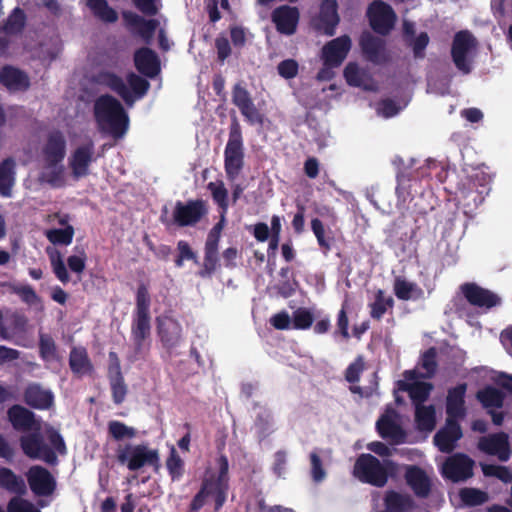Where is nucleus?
<instances>
[{"instance_id":"obj_1","label":"nucleus","mask_w":512,"mask_h":512,"mask_svg":"<svg viewBox=\"0 0 512 512\" xmlns=\"http://www.w3.org/2000/svg\"><path fill=\"white\" fill-rule=\"evenodd\" d=\"M7 417L16 431H34L22 435L19 439L22 452L28 458L42 460L50 466H56L58 464L57 453L60 455L67 454L64 438L54 428L47 430V438L50 445L44 442L42 435L39 433L41 428L40 421L30 409L20 404H14L8 408Z\"/></svg>"},{"instance_id":"obj_2","label":"nucleus","mask_w":512,"mask_h":512,"mask_svg":"<svg viewBox=\"0 0 512 512\" xmlns=\"http://www.w3.org/2000/svg\"><path fill=\"white\" fill-rule=\"evenodd\" d=\"M151 297L146 284L138 285L135 297V309L131 322V340L133 342L134 354L137 357L143 356L150 347L151 336Z\"/></svg>"},{"instance_id":"obj_3","label":"nucleus","mask_w":512,"mask_h":512,"mask_svg":"<svg viewBox=\"0 0 512 512\" xmlns=\"http://www.w3.org/2000/svg\"><path fill=\"white\" fill-rule=\"evenodd\" d=\"M93 115L99 130L108 132L114 138H121L128 129V114L121 102L110 94H103L96 98Z\"/></svg>"},{"instance_id":"obj_4","label":"nucleus","mask_w":512,"mask_h":512,"mask_svg":"<svg viewBox=\"0 0 512 512\" xmlns=\"http://www.w3.org/2000/svg\"><path fill=\"white\" fill-rule=\"evenodd\" d=\"M218 464V475H211L210 477H206L203 479L201 483L200 490L193 497L189 510L190 512H199L201 508L205 505L206 499L209 496L214 498L215 502V511H218L222 508L224 503L226 502L227 492L229 488V462L228 458L225 455H220L217 459Z\"/></svg>"},{"instance_id":"obj_5","label":"nucleus","mask_w":512,"mask_h":512,"mask_svg":"<svg viewBox=\"0 0 512 512\" xmlns=\"http://www.w3.org/2000/svg\"><path fill=\"white\" fill-rule=\"evenodd\" d=\"M397 470V464L392 460L381 463L380 460L369 453L361 454L355 461L353 475L360 482L382 488L388 478Z\"/></svg>"},{"instance_id":"obj_6","label":"nucleus","mask_w":512,"mask_h":512,"mask_svg":"<svg viewBox=\"0 0 512 512\" xmlns=\"http://www.w3.org/2000/svg\"><path fill=\"white\" fill-rule=\"evenodd\" d=\"M116 459L122 464L126 465L130 471H138L145 466L154 468L159 467V452L157 449H152L148 444H131L120 445L116 449Z\"/></svg>"},{"instance_id":"obj_7","label":"nucleus","mask_w":512,"mask_h":512,"mask_svg":"<svg viewBox=\"0 0 512 512\" xmlns=\"http://www.w3.org/2000/svg\"><path fill=\"white\" fill-rule=\"evenodd\" d=\"M244 166L242 129L237 117H232L229 137L224 150V169L230 180L236 179Z\"/></svg>"},{"instance_id":"obj_8","label":"nucleus","mask_w":512,"mask_h":512,"mask_svg":"<svg viewBox=\"0 0 512 512\" xmlns=\"http://www.w3.org/2000/svg\"><path fill=\"white\" fill-rule=\"evenodd\" d=\"M475 461L465 453L447 457L441 467V474L453 483L465 482L473 476Z\"/></svg>"},{"instance_id":"obj_9","label":"nucleus","mask_w":512,"mask_h":512,"mask_svg":"<svg viewBox=\"0 0 512 512\" xmlns=\"http://www.w3.org/2000/svg\"><path fill=\"white\" fill-rule=\"evenodd\" d=\"M366 15L371 28L381 35H387L393 29L397 18L393 8L382 0H374Z\"/></svg>"},{"instance_id":"obj_10","label":"nucleus","mask_w":512,"mask_h":512,"mask_svg":"<svg viewBox=\"0 0 512 512\" xmlns=\"http://www.w3.org/2000/svg\"><path fill=\"white\" fill-rule=\"evenodd\" d=\"M208 213L206 202L202 199L177 201L173 210V221L179 227L194 226Z\"/></svg>"},{"instance_id":"obj_11","label":"nucleus","mask_w":512,"mask_h":512,"mask_svg":"<svg viewBox=\"0 0 512 512\" xmlns=\"http://www.w3.org/2000/svg\"><path fill=\"white\" fill-rule=\"evenodd\" d=\"M475 45V38L468 30H461L457 32L453 38L451 47L452 60L456 68L464 74L471 72V66L467 60V55Z\"/></svg>"},{"instance_id":"obj_12","label":"nucleus","mask_w":512,"mask_h":512,"mask_svg":"<svg viewBox=\"0 0 512 512\" xmlns=\"http://www.w3.org/2000/svg\"><path fill=\"white\" fill-rule=\"evenodd\" d=\"M26 477L31 491L36 496H50L56 490V479L43 466H31L26 473Z\"/></svg>"},{"instance_id":"obj_13","label":"nucleus","mask_w":512,"mask_h":512,"mask_svg":"<svg viewBox=\"0 0 512 512\" xmlns=\"http://www.w3.org/2000/svg\"><path fill=\"white\" fill-rule=\"evenodd\" d=\"M232 102L238 107L243 117L250 125H262L263 115L256 108L249 91L240 83L233 86L232 89Z\"/></svg>"},{"instance_id":"obj_14","label":"nucleus","mask_w":512,"mask_h":512,"mask_svg":"<svg viewBox=\"0 0 512 512\" xmlns=\"http://www.w3.org/2000/svg\"><path fill=\"white\" fill-rule=\"evenodd\" d=\"M478 449L488 455L497 456L502 462L508 461L512 453L509 436L505 432L481 437L478 441Z\"/></svg>"},{"instance_id":"obj_15","label":"nucleus","mask_w":512,"mask_h":512,"mask_svg":"<svg viewBox=\"0 0 512 512\" xmlns=\"http://www.w3.org/2000/svg\"><path fill=\"white\" fill-rule=\"evenodd\" d=\"M351 46V38L348 35H342L327 42L322 48L323 64L340 66L346 59Z\"/></svg>"},{"instance_id":"obj_16","label":"nucleus","mask_w":512,"mask_h":512,"mask_svg":"<svg viewBox=\"0 0 512 512\" xmlns=\"http://www.w3.org/2000/svg\"><path fill=\"white\" fill-rule=\"evenodd\" d=\"M121 15L125 27L130 32L140 36L145 42H149L152 39L159 25L158 20L146 19L132 11H122Z\"/></svg>"},{"instance_id":"obj_17","label":"nucleus","mask_w":512,"mask_h":512,"mask_svg":"<svg viewBox=\"0 0 512 512\" xmlns=\"http://www.w3.org/2000/svg\"><path fill=\"white\" fill-rule=\"evenodd\" d=\"M404 479L417 498L426 499L430 496L432 482L426 471L421 467L406 465Z\"/></svg>"},{"instance_id":"obj_18","label":"nucleus","mask_w":512,"mask_h":512,"mask_svg":"<svg viewBox=\"0 0 512 512\" xmlns=\"http://www.w3.org/2000/svg\"><path fill=\"white\" fill-rule=\"evenodd\" d=\"M359 45L368 61L374 64H382L388 60L385 41L372 35L369 31L361 33Z\"/></svg>"},{"instance_id":"obj_19","label":"nucleus","mask_w":512,"mask_h":512,"mask_svg":"<svg viewBox=\"0 0 512 512\" xmlns=\"http://www.w3.org/2000/svg\"><path fill=\"white\" fill-rule=\"evenodd\" d=\"M54 394L40 383H29L23 391L25 404L37 410H49L54 406Z\"/></svg>"},{"instance_id":"obj_20","label":"nucleus","mask_w":512,"mask_h":512,"mask_svg":"<svg viewBox=\"0 0 512 512\" xmlns=\"http://www.w3.org/2000/svg\"><path fill=\"white\" fill-rule=\"evenodd\" d=\"M461 291L466 300L473 306L490 309L500 304V297L492 291L475 283H464Z\"/></svg>"},{"instance_id":"obj_21","label":"nucleus","mask_w":512,"mask_h":512,"mask_svg":"<svg viewBox=\"0 0 512 512\" xmlns=\"http://www.w3.org/2000/svg\"><path fill=\"white\" fill-rule=\"evenodd\" d=\"M340 23L338 3L336 0H323L320 5L318 21L315 29L326 36H333Z\"/></svg>"},{"instance_id":"obj_22","label":"nucleus","mask_w":512,"mask_h":512,"mask_svg":"<svg viewBox=\"0 0 512 512\" xmlns=\"http://www.w3.org/2000/svg\"><path fill=\"white\" fill-rule=\"evenodd\" d=\"M271 18L279 33L293 35L297 30L300 13L297 7L282 5L273 10Z\"/></svg>"},{"instance_id":"obj_23","label":"nucleus","mask_w":512,"mask_h":512,"mask_svg":"<svg viewBox=\"0 0 512 512\" xmlns=\"http://www.w3.org/2000/svg\"><path fill=\"white\" fill-rule=\"evenodd\" d=\"M458 421L447 418L445 426L434 435V444L439 451L451 453L456 447V442L462 438L463 433Z\"/></svg>"},{"instance_id":"obj_24","label":"nucleus","mask_w":512,"mask_h":512,"mask_svg":"<svg viewBox=\"0 0 512 512\" xmlns=\"http://www.w3.org/2000/svg\"><path fill=\"white\" fill-rule=\"evenodd\" d=\"M466 392L467 384L465 382L448 389L445 406L447 418L462 420L466 417Z\"/></svg>"},{"instance_id":"obj_25","label":"nucleus","mask_w":512,"mask_h":512,"mask_svg":"<svg viewBox=\"0 0 512 512\" xmlns=\"http://www.w3.org/2000/svg\"><path fill=\"white\" fill-rule=\"evenodd\" d=\"M43 156L48 166L59 165L66 155V140L61 131L49 133L47 142L43 147Z\"/></svg>"},{"instance_id":"obj_26","label":"nucleus","mask_w":512,"mask_h":512,"mask_svg":"<svg viewBox=\"0 0 512 512\" xmlns=\"http://www.w3.org/2000/svg\"><path fill=\"white\" fill-rule=\"evenodd\" d=\"M94 143L89 141L77 147L72 153L69 165L76 178L84 177L89 173V166L94 161Z\"/></svg>"},{"instance_id":"obj_27","label":"nucleus","mask_w":512,"mask_h":512,"mask_svg":"<svg viewBox=\"0 0 512 512\" xmlns=\"http://www.w3.org/2000/svg\"><path fill=\"white\" fill-rule=\"evenodd\" d=\"M134 65L140 74L149 78L156 77L161 69L156 52L149 47H141L135 51Z\"/></svg>"},{"instance_id":"obj_28","label":"nucleus","mask_w":512,"mask_h":512,"mask_svg":"<svg viewBox=\"0 0 512 512\" xmlns=\"http://www.w3.org/2000/svg\"><path fill=\"white\" fill-rule=\"evenodd\" d=\"M94 81L99 85L108 87L110 90L118 94L127 105L131 106L133 104V96L129 87L117 74L103 70L95 75Z\"/></svg>"},{"instance_id":"obj_29","label":"nucleus","mask_w":512,"mask_h":512,"mask_svg":"<svg viewBox=\"0 0 512 512\" xmlns=\"http://www.w3.org/2000/svg\"><path fill=\"white\" fill-rule=\"evenodd\" d=\"M158 335L163 346L172 349L178 346L181 341L182 327L172 318L158 320Z\"/></svg>"},{"instance_id":"obj_30","label":"nucleus","mask_w":512,"mask_h":512,"mask_svg":"<svg viewBox=\"0 0 512 512\" xmlns=\"http://www.w3.org/2000/svg\"><path fill=\"white\" fill-rule=\"evenodd\" d=\"M376 430L381 438L391 440L396 444L405 441V431L389 414H383L376 422Z\"/></svg>"},{"instance_id":"obj_31","label":"nucleus","mask_w":512,"mask_h":512,"mask_svg":"<svg viewBox=\"0 0 512 512\" xmlns=\"http://www.w3.org/2000/svg\"><path fill=\"white\" fill-rule=\"evenodd\" d=\"M0 83L14 91H25L30 86L28 75L18 68L6 65L0 70Z\"/></svg>"},{"instance_id":"obj_32","label":"nucleus","mask_w":512,"mask_h":512,"mask_svg":"<svg viewBox=\"0 0 512 512\" xmlns=\"http://www.w3.org/2000/svg\"><path fill=\"white\" fill-rule=\"evenodd\" d=\"M69 367L72 373L79 377L91 374L94 371V366L85 347L74 346L71 348L69 353Z\"/></svg>"},{"instance_id":"obj_33","label":"nucleus","mask_w":512,"mask_h":512,"mask_svg":"<svg viewBox=\"0 0 512 512\" xmlns=\"http://www.w3.org/2000/svg\"><path fill=\"white\" fill-rule=\"evenodd\" d=\"M0 489L15 496H23L27 493V485L23 477L7 467H0Z\"/></svg>"},{"instance_id":"obj_34","label":"nucleus","mask_w":512,"mask_h":512,"mask_svg":"<svg viewBox=\"0 0 512 512\" xmlns=\"http://www.w3.org/2000/svg\"><path fill=\"white\" fill-rule=\"evenodd\" d=\"M16 178V162L8 157L0 162V195L10 197Z\"/></svg>"},{"instance_id":"obj_35","label":"nucleus","mask_w":512,"mask_h":512,"mask_svg":"<svg viewBox=\"0 0 512 512\" xmlns=\"http://www.w3.org/2000/svg\"><path fill=\"white\" fill-rule=\"evenodd\" d=\"M476 399L484 408H502L505 394L498 388L487 385L476 393Z\"/></svg>"},{"instance_id":"obj_36","label":"nucleus","mask_w":512,"mask_h":512,"mask_svg":"<svg viewBox=\"0 0 512 512\" xmlns=\"http://www.w3.org/2000/svg\"><path fill=\"white\" fill-rule=\"evenodd\" d=\"M394 307V299L386 296L385 291L378 289L374 295V301L369 304L370 317L373 320L381 321L388 310Z\"/></svg>"},{"instance_id":"obj_37","label":"nucleus","mask_w":512,"mask_h":512,"mask_svg":"<svg viewBox=\"0 0 512 512\" xmlns=\"http://www.w3.org/2000/svg\"><path fill=\"white\" fill-rule=\"evenodd\" d=\"M393 290L395 296L402 301L410 299H419L423 296V290L413 282H409L401 277L394 280Z\"/></svg>"},{"instance_id":"obj_38","label":"nucleus","mask_w":512,"mask_h":512,"mask_svg":"<svg viewBox=\"0 0 512 512\" xmlns=\"http://www.w3.org/2000/svg\"><path fill=\"white\" fill-rule=\"evenodd\" d=\"M401 389L408 392L410 399L416 407L417 405H423L429 398L433 385L429 382L422 381L410 384L402 382Z\"/></svg>"},{"instance_id":"obj_39","label":"nucleus","mask_w":512,"mask_h":512,"mask_svg":"<svg viewBox=\"0 0 512 512\" xmlns=\"http://www.w3.org/2000/svg\"><path fill=\"white\" fill-rule=\"evenodd\" d=\"M415 423L419 431L431 432L436 425L434 406L417 405L415 407Z\"/></svg>"},{"instance_id":"obj_40","label":"nucleus","mask_w":512,"mask_h":512,"mask_svg":"<svg viewBox=\"0 0 512 512\" xmlns=\"http://www.w3.org/2000/svg\"><path fill=\"white\" fill-rule=\"evenodd\" d=\"M26 25L25 12L16 7L7 17L4 24L0 27V32L7 35H18L21 34Z\"/></svg>"},{"instance_id":"obj_41","label":"nucleus","mask_w":512,"mask_h":512,"mask_svg":"<svg viewBox=\"0 0 512 512\" xmlns=\"http://www.w3.org/2000/svg\"><path fill=\"white\" fill-rule=\"evenodd\" d=\"M343 75L349 86L372 90V88L366 84V80L368 79L366 71L362 70L357 63L349 62L343 71Z\"/></svg>"},{"instance_id":"obj_42","label":"nucleus","mask_w":512,"mask_h":512,"mask_svg":"<svg viewBox=\"0 0 512 512\" xmlns=\"http://www.w3.org/2000/svg\"><path fill=\"white\" fill-rule=\"evenodd\" d=\"M87 6L95 17L106 23H115L118 20V14L112 8L107 0H87Z\"/></svg>"},{"instance_id":"obj_43","label":"nucleus","mask_w":512,"mask_h":512,"mask_svg":"<svg viewBox=\"0 0 512 512\" xmlns=\"http://www.w3.org/2000/svg\"><path fill=\"white\" fill-rule=\"evenodd\" d=\"M166 469L172 481H179L185 473V463L174 446L166 459Z\"/></svg>"},{"instance_id":"obj_44","label":"nucleus","mask_w":512,"mask_h":512,"mask_svg":"<svg viewBox=\"0 0 512 512\" xmlns=\"http://www.w3.org/2000/svg\"><path fill=\"white\" fill-rule=\"evenodd\" d=\"M46 252L49 255L52 270L56 278L63 284H67L70 281V276L62 260L61 253L52 248H47Z\"/></svg>"},{"instance_id":"obj_45","label":"nucleus","mask_w":512,"mask_h":512,"mask_svg":"<svg viewBox=\"0 0 512 512\" xmlns=\"http://www.w3.org/2000/svg\"><path fill=\"white\" fill-rule=\"evenodd\" d=\"M218 260V245L205 243L203 269L199 275L203 278L210 276L216 270Z\"/></svg>"},{"instance_id":"obj_46","label":"nucleus","mask_w":512,"mask_h":512,"mask_svg":"<svg viewBox=\"0 0 512 512\" xmlns=\"http://www.w3.org/2000/svg\"><path fill=\"white\" fill-rule=\"evenodd\" d=\"M108 434L115 441H121L135 438L137 431L134 427L127 426L121 421L111 420L108 422Z\"/></svg>"},{"instance_id":"obj_47","label":"nucleus","mask_w":512,"mask_h":512,"mask_svg":"<svg viewBox=\"0 0 512 512\" xmlns=\"http://www.w3.org/2000/svg\"><path fill=\"white\" fill-rule=\"evenodd\" d=\"M127 82L129 84V90L133 96V103L142 99L150 88V83L145 78L131 72L127 75Z\"/></svg>"},{"instance_id":"obj_48","label":"nucleus","mask_w":512,"mask_h":512,"mask_svg":"<svg viewBox=\"0 0 512 512\" xmlns=\"http://www.w3.org/2000/svg\"><path fill=\"white\" fill-rule=\"evenodd\" d=\"M74 233V227L72 225H67L63 229L47 230L46 237L54 245L68 246L73 241Z\"/></svg>"},{"instance_id":"obj_49","label":"nucleus","mask_w":512,"mask_h":512,"mask_svg":"<svg viewBox=\"0 0 512 512\" xmlns=\"http://www.w3.org/2000/svg\"><path fill=\"white\" fill-rule=\"evenodd\" d=\"M462 503L466 506H478L488 501V494L477 488H462L459 492Z\"/></svg>"},{"instance_id":"obj_50","label":"nucleus","mask_w":512,"mask_h":512,"mask_svg":"<svg viewBox=\"0 0 512 512\" xmlns=\"http://www.w3.org/2000/svg\"><path fill=\"white\" fill-rule=\"evenodd\" d=\"M208 190L211 192L213 201L219 206L222 210V213L225 214L229 203H228V191L224 186L222 181L210 182L207 185Z\"/></svg>"},{"instance_id":"obj_51","label":"nucleus","mask_w":512,"mask_h":512,"mask_svg":"<svg viewBox=\"0 0 512 512\" xmlns=\"http://www.w3.org/2000/svg\"><path fill=\"white\" fill-rule=\"evenodd\" d=\"M291 320L293 329L308 330L314 322V315L308 308L300 307L293 312Z\"/></svg>"},{"instance_id":"obj_52","label":"nucleus","mask_w":512,"mask_h":512,"mask_svg":"<svg viewBox=\"0 0 512 512\" xmlns=\"http://www.w3.org/2000/svg\"><path fill=\"white\" fill-rule=\"evenodd\" d=\"M311 230L317 239V243L322 249V251L327 254L332 248V240L333 237L325 236V228L323 222L314 218L311 220Z\"/></svg>"},{"instance_id":"obj_53","label":"nucleus","mask_w":512,"mask_h":512,"mask_svg":"<svg viewBox=\"0 0 512 512\" xmlns=\"http://www.w3.org/2000/svg\"><path fill=\"white\" fill-rule=\"evenodd\" d=\"M39 354L44 361L56 358L57 348L54 339L49 334H40Z\"/></svg>"},{"instance_id":"obj_54","label":"nucleus","mask_w":512,"mask_h":512,"mask_svg":"<svg viewBox=\"0 0 512 512\" xmlns=\"http://www.w3.org/2000/svg\"><path fill=\"white\" fill-rule=\"evenodd\" d=\"M112 400L116 405H120L125 401L128 393V387L124 377L108 378Z\"/></svg>"},{"instance_id":"obj_55","label":"nucleus","mask_w":512,"mask_h":512,"mask_svg":"<svg viewBox=\"0 0 512 512\" xmlns=\"http://www.w3.org/2000/svg\"><path fill=\"white\" fill-rule=\"evenodd\" d=\"M437 352L434 347L427 349L421 356V366L425 370V373L422 374L423 378L430 379L432 378L437 370Z\"/></svg>"},{"instance_id":"obj_56","label":"nucleus","mask_w":512,"mask_h":512,"mask_svg":"<svg viewBox=\"0 0 512 512\" xmlns=\"http://www.w3.org/2000/svg\"><path fill=\"white\" fill-rule=\"evenodd\" d=\"M349 319L347 316V302L342 304L341 309L337 315V329L334 331L333 336H341L343 339H349Z\"/></svg>"},{"instance_id":"obj_57","label":"nucleus","mask_w":512,"mask_h":512,"mask_svg":"<svg viewBox=\"0 0 512 512\" xmlns=\"http://www.w3.org/2000/svg\"><path fill=\"white\" fill-rule=\"evenodd\" d=\"M7 512H40V510L30 501L16 495L9 500Z\"/></svg>"},{"instance_id":"obj_58","label":"nucleus","mask_w":512,"mask_h":512,"mask_svg":"<svg viewBox=\"0 0 512 512\" xmlns=\"http://www.w3.org/2000/svg\"><path fill=\"white\" fill-rule=\"evenodd\" d=\"M75 250L79 254L69 256L67 258V265L72 272L81 274L85 270L87 256L84 248L75 247Z\"/></svg>"},{"instance_id":"obj_59","label":"nucleus","mask_w":512,"mask_h":512,"mask_svg":"<svg viewBox=\"0 0 512 512\" xmlns=\"http://www.w3.org/2000/svg\"><path fill=\"white\" fill-rule=\"evenodd\" d=\"M177 249L179 252L178 257L175 260L176 267H182L184 260H192L195 263H197V255L196 253L191 249L188 242L184 240H180L177 243Z\"/></svg>"},{"instance_id":"obj_60","label":"nucleus","mask_w":512,"mask_h":512,"mask_svg":"<svg viewBox=\"0 0 512 512\" xmlns=\"http://www.w3.org/2000/svg\"><path fill=\"white\" fill-rule=\"evenodd\" d=\"M311 477L314 482H322L326 477V471L323 468L322 460L316 452L310 453Z\"/></svg>"},{"instance_id":"obj_61","label":"nucleus","mask_w":512,"mask_h":512,"mask_svg":"<svg viewBox=\"0 0 512 512\" xmlns=\"http://www.w3.org/2000/svg\"><path fill=\"white\" fill-rule=\"evenodd\" d=\"M299 65L294 59L281 61L277 66L278 74L285 79H292L297 76Z\"/></svg>"},{"instance_id":"obj_62","label":"nucleus","mask_w":512,"mask_h":512,"mask_svg":"<svg viewBox=\"0 0 512 512\" xmlns=\"http://www.w3.org/2000/svg\"><path fill=\"white\" fill-rule=\"evenodd\" d=\"M45 169H47V172H43L42 178L54 187L59 186L62 182L63 167L59 165L48 166L45 163Z\"/></svg>"},{"instance_id":"obj_63","label":"nucleus","mask_w":512,"mask_h":512,"mask_svg":"<svg viewBox=\"0 0 512 512\" xmlns=\"http://www.w3.org/2000/svg\"><path fill=\"white\" fill-rule=\"evenodd\" d=\"M430 42L427 32H421L412 42L413 55L416 59H423L425 57V49Z\"/></svg>"},{"instance_id":"obj_64","label":"nucleus","mask_w":512,"mask_h":512,"mask_svg":"<svg viewBox=\"0 0 512 512\" xmlns=\"http://www.w3.org/2000/svg\"><path fill=\"white\" fill-rule=\"evenodd\" d=\"M15 293L28 305H34L40 301L39 296L30 285H23L16 288Z\"/></svg>"}]
</instances>
